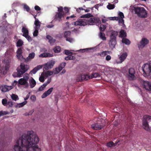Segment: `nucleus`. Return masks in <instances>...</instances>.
Segmentation results:
<instances>
[{"mask_svg":"<svg viewBox=\"0 0 151 151\" xmlns=\"http://www.w3.org/2000/svg\"><path fill=\"white\" fill-rule=\"evenodd\" d=\"M93 17V15L90 13L83 15L81 16L80 17L86 19H81L80 20L76 21L74 22V25L81 26H84L87 24L92 25L96 23H99L101 22L99 19L96 18H88Z\"/></svg>","mask_w":151,"mask_h":151,"instance_id":"nucleus-2","label":"nucleus"},{"mask_svg":"<svg viewBox=\"0 0 151 151\" xmlns=\"http://www.w3.org/2000/svg\"><path fill=\"white\" fill-rule=\"evenodd\" d=\"M29 68L28 65H25L24 63H21L20 67H18L17 69V72L14 73L12 75L14 77H20Z\"/></svg>","mask_w":151,"mask_h":151,"instance_id":"nucleus-3","label":"nucleus"},{"mask_svg":"<svg viewBox=\"0 0 151 151\" xmlns=\"http://www.w3.org/2000/svg\"><path fill=\"white\" fill-rule=\"evenodd\" d=\"M65 15L64 13H60V12H57L55 16V19L60 22L62 21V18H64Z\"/></svg>","mask_w":151,"mask_h":151,"instance_id":"nucleus-12","label":"nucleus"},{"mask_svg":"<svg viewBox=\"0 0 151 151\" xmlns=\"http://www.w3.org/2000/svg\"><path fill=\"white\" fill-rule=\"evenodd\" d=\"M39 141L37 134L33 131H28L17 141L14 149L15 151H41L37 145Z\"/></svg>","mask_w":151,"mask_h":151,"instance_id":"nucleus-1","label":"nucleus"},{"mask_svg":"<svg viewBox=\"0 0 151 151\" xmlns=\"http://www.w3.org/2000/svg\"><path fill=\"white\" fill-rule=\"evenodd\" d=\"M123 18H120L119 17V19L118 20L119 21V23L123 24L124 23V20L123 19Z\"/></svg>","mask_w":151,"mask_h":151,"instance_id":"nucleus-56","label":"nucleus"},{"mask_svg":"<svg viewBox=\"0 0 151 151\" xmlns=\"http://www.w3.org/2000/svg\"><path fill=\"white\" fill-rule=\"evenodd\" d=\"M144 74L151 77V63L145 64L142 67Z\"/></svg>","mask_w":151,"mask_h":151,"instance_id":"nucleus-7","label":"nucleus"},{"mask_svg":"<svg viewBox=\"0 0 151 151\" xmlns=\"http://www.w3.org/2000/svg\"><path fill=\"white\" fill-rule=\"evenodd\" d=\"M127 55V52H124L123 53L119 58L120 61L119 63H121L124 61L126 58Z\"/></svg>","mask_w":151,"mask_h":151,"instance_id":"nucleus-16","label":"nucleus"},{"mask_svg":"<svg viewBox=\"0 0 151 151\" xmlns=\"http://www.w3.org/2000/svg\"><path fill=\"white\" fill-rule=\"evenodd\" d=\"M29 82L30 88H34L36 84V81L32 77H31L29 79Z\"/></svg>","mask_w":151,"mask_h":151,"instance_id":"nucleus-18","label":"nucleus"},{"mask_svg":"<svg viewBox=\"0 0 151 151\" xmlns=\"http://www.w3.org/2000/svg\"><path fill=\"white\" fill-rule=\"evenodd\" d=\"M64 10L65 11V12H64V13H65V14H66L69 12V9L68 8L66 7H65L64 8Z\"/></svg>","mask_w":151,"mask_h":151,"instance_id":"nucleus-58","label":"nucleus"},{"mask_svg":"<svg viewBox=\"0 0 151 151\" xmlns=\"http://www.w3.org/2000/svg\"><path fill=\"white\" fill-rule=\"evenodd\" d=\"M45 88L43 87L42 85L38 89V91H43Z\"/></svg>","mask_w":151,"mask_h":151,"instance_id":"nucleus-64","label":"nucleus"},{"mask_svg":"<svg viewBox=\"0 0 151 151\" xmlns=\"http://www.w3.org/2000/svg\"><path fill=\"white\" fill-rule=\"evenodd\" d=\"M149 42V41L146 38H143L138 44V47L139 49L143 48Z\"/></svg>","mask_w":151,"mask_h":151,"instance_id":"nucleus-10","label":"nucleus"},{"mask_svg":"<svg viewBox=\"0 0 151 151\" xmlns=\"http://www.w3.org/2000/svg\"><path fill=\"white\" fill-rule=\"evenodd\" d=\"M66 65V63L65 62H63L61 63L59 66V67L61 68V70H62L64 68Z\"/></svg>","mask_w":151,"mask_h":151,"instance_id":"nucleus-44","label":"nucleus"},{"mask_svg":"<svg viewBox=\"0 0 151 151\" xmlns=\"http://www.w3.org/2000/svg\"><path fill=\"white\" fill-rule=\"evenodd\" d=\"M53 73V72L52 71H47L44 73L45 77H47L48 76L52 75Z\"/></svg>","mask_w":151,"mask_h":151,"instance_id":"nucleus-31","label":"nucleus"},{"mask_svg":"<svg viewBox=\"0 0 151 151\" xmlns=\"http://www.w3.org/2000/svg\"><path fill=\"white\" fill-rule=\"evenodd\" d=\"M23 41L21 39H19L17 42V47H21L23 45Z\"/></svg>","mask_w":151,"mask_h":151,"instance_id":"nucleus-35","label":"nucleus"},{"mask_svg":"<svg viewBox=\"0 0 151 151\" xmlns=\"http://www.w3.org/2000/svg\"><path fill=\"white\" fill-rule=\"evenodd\" d=\"M109 44L111 48H114L116 44V39L110 38V40L109 41Z\"/></svg>","mask_w":151,"mask_h":151,"instance_id":"nucleus-17","label":"nucleus"},{"mask_svg":"<svg viewBox=\"0 0 151 151\" xmlns=\"http://www.w3.org/2000/svg\"><path fill=\"white\" fill-rule=\"evenodd\" d=\"M12 99L13 100L16 101L17 100L19 99V98L17 95L12 94L11 96Z\"/></svg>","mask_w":151,"mask_h":151,"instance_id":"nucleus-38","label":"nucleus"},{"mask_svg":"<svg viewBox=\"0 0 151 151\" xmlns=\"http://www.w3.org/2000/svg\"><path fill=\"white\" fill-rule=\"evenodd\" d=\"M12 86H8L6 85L2 86L1 90L2 91L6 92L12 89Z\"/></svg>","mask_w":151,"mask_h":151,"instance_id":"nucleus-21","label":"nucleus"},{"mask_svg":"<svg viewBox=\"0 0 151 151\" xmlns=\"http://www.w3.org/2000/svg\"><path fill=\"white\" fill-rule=\"evenodd\" d=\"M35 30L33 33V35L34 37H36L37 36L38 33L39 29H35Z\"/></svg>","mask_w":151,"mask_h":151,"instance_id":"nucleus-46","label":"nucleus"},{"mask_svg":"<svg viewBox=\"0 0 151 151\" xmlns=\"http://www.w3.org/2000/svg\"><path fill=\"white\" fill-rule=\"evenodd\" d=\"M6 72L7 71L6 69L3 70V71L2 70L0 69V76H1V75H5L6 74Z\"/></svg>","mask_w":151,"mask_h":151,"instance_id":"nucleus-49","label":"nucleus"},{"mask_svg":"<svg viewBox=\"0 0 151 151\" xmlns=\"http://www.w3.org/2000/svg\"><path fill=\"white\" fill-rule=\"evenodd\" d=\"M29 79V75L27 73H25L23 78H20L18 81V84L21 85H24L25 88H27L29 85L28 81Z\"/></svg>","mask_w":151,"mask_h":151,"instance_id":"nucleus-5","label":"nucleus"},{"mask_svg":"<svg viewBox=\"0 0 151 151\" xmlns=\"http://www.w3.org/2000/svg\"><path fill=\"white\" fill-rule=\"evenodd\" d=\"M7 100L5 98L3 99L2 100V104L5 106H7Z\"/></svg>","mask_w":151,"mask_h":151,"instance_id":"nucleus-41","label":"nucleus"},{"mask_svg":"<svg viewBox=\"0 0 151 151\" xmlns=\"http://www.w3.org/2000/svg\"><path fill=\"white\" fill-rule=\"evenodd\" d=\"M90 49L89 48L81 49L79 50V51L81 52H87L88 51V50Z\"/></svg>","mask_w":151,"mask_h":151,"instance_id":"nucleus-50","label":"nucleus"},{"mask_svg":"<svg viewBox=\"0 0 151 151\" xmlns=\"http://www.w3.org/2000/svg\"><path fill=\"white\" fill-rule=\"evenodd\" d=\"M40 57L44 58V57H52L53 56V55L52 54H50V53L48 52H46L42 54H41L40 55Z\"/></svg>","mask_w":151,"mask_h":151,"instance_id":"nucleus-22","label":"nucleus"},{"mask_svg":"<svg viewBox=\"0 0 151 151\" xmlns=\"http://www.w3.org/2000/svg\"><path fill=\"white\" fill-rule=\"evenodd\" d=\"M42 68V66L41 65H39L36 67L35 68L32 70L30 72L33 73L34 74H35L39 70Z\"/></svg>","mask_w":151,"mask_h":151,"instance_id":"nucleus-23","label":"nucleus"},{"mask_svg":"<svg viewBox=\"0 0 151 151\" xmlns=\"http://www.w3.org/2000/svg\"><path fill=\"white\" fill-rule=\"evenodd\" d=\"M84 9L82 7H79L78 8L76 9V11L78 13H79L80 12L81 10H84Z\"/></svg>","mask_w":151,"mask_h":151,"instance_id":"nucleus-57","label":"nucleus"},{"mask_svg":"<svg viewBox=\"0 0 151 151\" xmlns=\"http://www.w3.org/2000/svg\"><path fill=\"white\" fill-rule=\"evenodd\" d=\"M65 54L66 55H73V53L69 51L68 50H65L64 51Z\"/></svg>","mask_w":151,"mask_h":151,"instance_id":"nucleus-45","label":"nucleus"},{"mask_svg":"<svg viewBox=\"0 0 151 151\" xmlns=\"http://www.w3.org/2000/svg\"><path fill=\"white\" fill-rule=\"evenodd\" d=\"M134 12L135 14L141 18H146L147 16V11L143 7L137 6L134 7Z\"/></svg>","mask_w":151,"mask_h":151,"instance_id":"nucleus-4","label":"nucleus"},{"mask_svg":"<svg viewBox=\"0 0 151 151\" xmlns=\"http://www.w3.org/2000/svg\"><path fill=\"white\" fill-rule=\"evenodd\" d=\"M24 37H25L29 42H31L32 41V39L28 35H24Z\"/></svg>","mask_w":151,"mask_h":151,"instance_id":"nucleus-48","label":"nucleus"},{"mask_svg":"<svg viewBox=\"0 0 151 151\" xmlns=\"http://www.w3.org/2000/svg\"><path fill=\"white\" fill-rule=\"evenodd\" d=\"M22 48L20 47L19 48L17 51V58L19 60H22L24 58L22 55Z\"/></svg>","mask_w":151,"mask_h":151,"instance_id":"nucleus-14","label":"nucleus"},{"mask_svg":"<svg viewBox=\"0 0 151 151\" xmlns=\"http://www.w3.org/2000/svg\"><path fill=\"white\" fill-rule=\"evenodd\" d=\"M22 32L23 33L22 36H24V35L29 34L28 30L26 27H23L22 29Z\"/></svg>","mask_w":151,"mask_h":151,"instance_id":"nucleus-27","label":"nucleus"},{"mask_svg":"<svg viewBox=\"0 0 151 151\" xmlns=\"http://www.w3.org/2000/svg\"><path fill=\"white\" fill-rule=\"evenodd\" d=\"M62 70H61V68H60L59 67L58 68H55V72H54V74H56L59 73L60 71Z\"/></svg>","mask_w":151,"mask_h":151,"instance_id":"nucleus-43","label":"nucleus"},{"mask_svg":"<svg viewBox=\"0 0 151 151\" xmlns=\"http://www.w3.org/2000/svg\"><path fill=\"white\" fill-rule=\"evenodd\" d=\"M53 89V88L52 87L48 89L47 91H45L42 95V98H45L48 96L50 95Z\"/></svg>","mask_w":151,"mask_h":151,"instance_id":"nucleus-15","label":"nucleus"},{"mask_svg":"<svg viewBox=\"0 0 151 151\" xmlns=\"http://www.w3.org/2000/svg\"><path fill=\"white\" fill-rule=\"evenodd\" d=\"M9 106V107H12L13 105V102L12 101H9L7 102V106Z\"/></svg>","mask_w":151,"mask_h":151,"instance_id":"nucleus-52","label":"nucleus"},{"mask_svg":"<svg viewBox=\"0 0 151 151\" xmlns=\"http://www.w3.org/2000/svg\"><path fill=\"white\" fill-rule=\"evenodd\" d=\"M111 57L110 55H107L106 57V60L107 61H109L111 59Z\"/></svg>","mask_w":151,"mask_h":151,"instance_id":"nucleus-62","label":"nucleus"},{"mask_svg":"<svg viewBox=\"0 0 151 151\" xmlns=\"http://www.w3.org/2000/svg\"><path fill=\"white\" fill-rule=\"evenodd\" d=\"M24 8L25 9L27 12H29L30 10L29 7L26 4H24Z\"/></svg>","mask_w":151,"mask_h":151,"instance_id":"nucleus-51","label":"nucleus"},{"mask_svg":"<svg viewBox=\"0 0 151 151\" xmlns=\"http://www.w3.org/2000/svg\"><path fill=\"white\" fill-rule=\"evenodd\" d=\"M66 40L71 43L74 40L73 38L69 37L66 38Z\"/></svg>","mask_w":151,"mask_h":151,"instance_id":"nucleus-53","label":"nucleus"},{"mask_svg":"<svg viewBox=\"0 0 151 151\" xmlns=\"http://www.w3.org/2000/svg\"><path fill=\"white\" fill-rule=\"evenodd\" d=\"M89 79L88 75L86 74H81L78 75L76 78L77 82H81L83 80H87Z\"/></svg>","mask_w":151,"mask_h":151,"instance_id":"nucleus-9","label":"nucleus"},{"mask_svg":"<svg viewBox=\"0 0 151 151\" xmlns=\"http://www.w3.org/2000/svg\"><path fill=\"white\" fill-rule=\"evenodd\" d=\"M35 55V54L34 52H32L29 54L27 58L25 59V61L27 62L29 60L33 59Z\"/></svg>","mask_w":151,"mask_h":151,"instance_id":"nucleus-20","label":"nucleus"},{"mask_svg":"<svg viewBox=\"0 0 151 151\" xmlns=\"http://www.w3.org/2000/svg\"><path fill=\"white\" fill-rule=\"evenodd\" d=\"M118 35V32L116 31H113L111 32V35L110 36V38L116 39V37Z\"/></svg>","mask_w":151,"mask_h":151,"instance_id":"nucleus-26","label":"nucleus"},{"mask_svg":"<svg viewBox=\"0 0 151 151\" xmlns=\"http://www.w3.org/2000/svg\"><path fill=\"white\" fill-rule=\"evenodd\" d=\"M53 50L55 53H59L61 51V47L59 46H56L53 48Z\"/></svg>","mask_w":151,"mask_h":151,"instance_id":"nucleus-30","label":"nucleus"},{"mask_svg":"<svg viewBox=\"0 0 151 151\" xmlns=\"http://www.w3.org/2000/svg\"><path fill=\"white\" fill-rule=\"evenodd\" d=\"M100 76V74L98 73H93L92 75L88 76L89 79L92 78H93L99 77Z\"/></svg>","mask_w":151,"mask_h":151,"instance_id":"nucleus-24","label":"nucleus"},{"mask_svg":"<svg viewBox=\"0 0 151 151\" xmlns=\"http://www.w3.org/2000/svg\"><path fill=\"white\" fill-rule=\"evenodd\" d=\"M55 64V61L52 60L48 62L45 64L43 69H45V70L50 69L52 68Z\"/></svg>","mask_w":151,"mask_h":151,"instance_id":"nucleus-11","label":"nucleus"},{"mask_svg":"<svg viewBox=\"0 0 151 151\" xmlns=\"http://www.w3.org/2000/svg\"><path fill=\"white\" fill-rule=\"evenodd\" d=\"M111 52L108 51H103L102 52L99 53L98 55H100L101 57H104L107 55V53L110 54Z\"/></svg>","mask_w":151,"mask_h":151,"instance_id":"nucleus-28","label":"nucleus"},{"mask_svg":"<svg viewBox=\"0 0 151 151\" xmlns=\"http://www.w3.org/2000/svg\"><path fill=\"white\" fill-rule=\"evenodd\" d=\"M100 37L104 40H106V38L105 37V34L104 33H102L101 32H100L99 34Z\"/></svg>","mask_w":151,"mask_h":151,"instance_id":"nucleus-36","label":"nucleus"},{"mask_svg":"<svg viewBox=\"0 0 151 151\" xmlns=\"http://www.w3.org/2000/svg\"><path fill=\"white\" fill-rule=\"evenodd\" d=\"M27 101H25L22 103L19 104H20V106H21V107H22L24 105L26 104H27Z\"/></svg>","mask_w":151,"mask_h":151,"instance_id":"nucleus-63","label":"nucleus"},{"mask_svg":"<svg viewBox=\"0 0 151 151\" xmlns=\"http://www.w3.org/2000/svg\"><path fill=\"white\" fill-rule=\"evenodd\" d=\"M144 88L146 89L151 91V83L148 81H145L144 83Z\"/></svg>","mask_w":151,"mask_h":151,"instance_id":"nucleus-19","label":"nucleus"},{"mask_svg":"<svg viewBox=\"0 0 151 151\" xmlns=\"http://www.w3.org/2000/svg\"><path fill=\"white\" fill-rule=\"evenodd\" d=\"M127 36V33L125 30L122 29L120 31V37L124 38Z\"/></svg>","mask_w":151,"mask_h":151,"instance_id":"nucleus-29","label":"nucleus"},{"mask_svg":"<svg viewBox=\"0 0 151 151\" xmlns=\"http://www.w3.org/2000/svg\"><path fill=\"white\" fill-rule=\"evenodd\" d=\"M41 22L38 20H36L35 21L34 24L35 25V29H39L40 26Z\"/></svg>","mask_w":151,"mask_h":151,"instance_id":"nucleus-25","label":"nucleus"},{"mask_svg":"<svg viewBox=\"0 0 151 151\" xmlns=\"http://www.w3.org/2000/svg\"><path fill=\"white\" fill-rule=\"evenodd\" d=\"M35 9L37 11H40L41 10V8L38 6H35Z\"/></svg>","mask_w":151,"mask_h":151,"instance_id":"nucleus-60","label":"nucleus"},{"mask_svg":"<svg viewBox=\"0 0 151 151\" xmlns=\"http://www.w3.org/2000/svg\"><path fill=\"white\" fill-rule=\"evenodd\" d=\"M119 17L120 18H123L124 17V16L123 13L121 12H119Z\"/></svg>","mask_w":151,"mask_h":151,"instance_id":"nucleus-54","label":"nucleus"},{"mask_svg":"<svg viewBox=\"0 0 151 151\" xmlns=\"http://www.w3.org/2000/svg\"><path fill=\"white\" fill-rule=\"evenodd\" d=\"M115 6L114 4H109L107 5V7L109 9H114Z\"/></svg>","mask_w":151,"mask_h":151,"instance_id":"nucleus-39","label":"nucleus"},{"mask_svg":"<svg viewBox=\"0 0 151 151\" xmlns=\"http://www.w3.org/2000/svg\"><path fill=\"white\" fill-rule=\"evenodd\" d=\"M122 42L123 43L127 45H129L130 44V41L128 39L125 38H123L122 40Z\"/></svg>","mask_w":151,"mask_h":151,"instance_id":"nucleus-32","label":"nucleus"},{"mask_svg":"<svg viewBox=\"0 0 151 151\" xmlns=\"http://www.w3.org/2000/svg\"><path fill=\"white\" fill-rule=\"evenodd\" d=\"M58 8V12H60V13H64L63 11V8L62 6H60Z\"/></svg>","mask_w":151,"mask_h":151,"instance_id":"nucleus-47","label":"nucleus"},{"mask_svg":"<svg viewBox=\"0 0 151 151\" xmlns=\"http://www.w3.org/2000/svg\"><path fill=\"white\" fill-rule=\"evenodd\" d=\"M110 18H111V20H118L119 19V17H111Z\"/></svg>","mask_w":151,"mask_h":151,"instance_id":"nucleus-59","label":"nucleus"},{"mask_svg":"<svg viewBox=\"0 0 151 151\" xmlns=\"http://www.w3.org/2000/svg\"><path fill=\"white\" fill-rule=\"evenodd\" d=\"M55 40L53 39V38H52V39L49 40V42L50 43V44H52V43H54L55 42Z\"/></svg>","mask_w":151,"mask_h":151,"instance_id":"nucleus-61","label":"nucleus"},{"mask_svg":"<svg viewBox=\"0 0 151 151\" xmlns=\"http://www.w3.org/2000/svg\"><path fill=\"white\" fill-rule=\"evenodd\" d=\"M135 71L134 69L133 68H130L128 70V74L127 75V77L130 80H133L136 78L135 76Z\"/></svg>","mask_w":151,"mask_h":151,"instance_id":"nucleus-8","label":"nucleus"},{"mask_svg":"<svg viewBox=\"0 0 151 151\" xmlns=\"http://www.w3.org/2000/svg\"><path fill=\"white\" fill-rule=\"evenodd\" d=\"M151 121V116L145 115L144 116L142 119V125L144 128L148 131L150 130L148 122Z\"/></svg>","mask_w":151,"mask_h":151,"instance_id":"nucleus-6","label":"nucleus"},{"mask_svg":"<svg viewBox=\"0 0 151 151\" xmlns=\"http://www.w3.org/2000/svg\"><path fill=\"white\" fill-rule=\"evenodd\" d=\"M91 127L94 130H99L101 129L104 126L99 123H94L91 125Z\"/></svg>","mask_w":151,"mask_h":151,"instance_id":"nucleus-13","label":"nucleus"},{"mask_svg":"<svg viewBox=\"0 0 151 151\" xmlns=\"http://www.w3.org/2000/svg\"><path fill=\"white\" fill-rule=\"evenodd\" d=\"M71 32L69 31H65L64 33V37L66 38L70 36Z\"/></svg>","mask_w":151,"mask_h":151,"instance_id":"nucleus-33","label":"nucleus"},{"mask_svg":"<svg viewBox=\"0 0 151 151\" xmlns=\"http://www.w3.org/2000/svg\"><path fill=\"white\" fill-rule=\"evenodd\" d=\"M45 77L44 73H42L39 78L40 81L41 82H44L45 81L44 77Z\"/></svg>","mask_w":151,"mask_h":151,"instance_id":"nucleus-34","label":"nucleus"},{"mask_svg":"<svg viewBox=\"0 0 151 151\" xmlns=\"http://www.w3.org/2000/svg\"><path fill=\"white\" fill-rule=\"evenodd\" d=\"M30 99L32 101H35L36 99V98L35 95H32L31 96Z\"/></svg>","mask_w":151,"mask_h":151,"instance_id":"nucleus-55","label":"nucleus"},{"mask_svg":"<svg viewBox=\"0 0 151 151\" xmlns=\"http://www.w3.org/2000/svg\"><path fill=\"white\" fill-rule=\"evenodd\" d=\"M75 57L73 56H66L65 59V60H73L75 59Z\"/></svg>","mask_w":151,"mask_h":151,"instance_id":"nucleus-40","label":"nucleus"},{"mask_svg":"<svg viewBox=\"0 0 151 151\" xmlns=\"http://www.w3.org/2000/svg\"><path fill=\"white\" fill-rule=\"evenodd\" d=\"M106 146L109 147H112L115 146L114 143L112 141H110L107 143Z\"/></svg>","mask_w":151,"mask_h":151,"instance_id":"nucleus-37","label":"nucleus"},{"mask_svg":"<svg viewBox=\"0 0 151 151\" xmlns=\"http://www.w3.org/2000/svg\"><path fill=\"white\" fill-rule=\"evenodd\" d=\"M106 28V26L105 25L101 24L100 26V31H104Z\"/></svg>","mask_w":151,"mask_h":151,"instance_id":"nucleus-42","label":"nucleus"}]
</instances>
